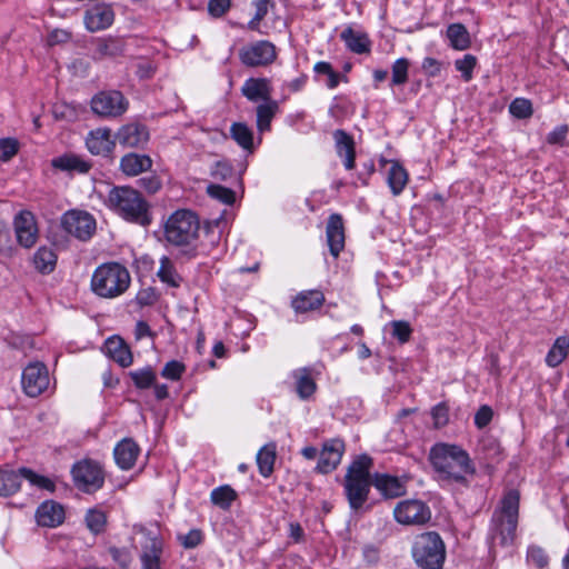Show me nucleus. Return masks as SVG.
Listing matches in <instances>:
<instances>
[{
    "label": "nucleus",
    "mask_w": 569,
    "mask_h": 569,
    "mask_svg": "<svg viewBox=\"0 0 569 569\" xmlns=\"http://www.w3.org/2000/svg\"><path fill=\"white\" fill-rule=\"evenodd\" d=\"M429 459L441 481L468 487V476H473L476 472L468 452L456 445H435L430 450Z\"/></svg>",
    "instance_id": "obj_1"
},
{
    "label": "nucleus",
    "mask_w": 569,
    "mask_h": 569,
    "mask_svg": "<svg viewBox=\"0 0 569 569\" xmlns=\"http://www.w3.org/2000/svg\"><path fill=\"white\" fill-rule=\"evenodd\" d=\"M520 495L516 489L508 490L495 510L489 529V539L502 547L513 542L519 516Z\"/></svg>",
    "instance_id": "obj_2"
},
{
    "label": "nucleus",
    "mask_w": 569,
    "mask_h": 569,
    "mask_svg": "<svg viewBox=\"0 0 569 569\" xmlns=\"http://www.w3.org/2000/svg\"><path fill=\"white\" fill-rule=\"evenodd\" d=\"M106 204L127 221L149 226V204L141 193L129 186H117L109 190Z\"/></svg>",
    "instance_id": "obj_3"
},
{
    "label": "nucleus",
    "mask_w": 569,
    "mask_h": 569,
    "mask_svg": "<svg viewBox=\"0 0 569 569\" xmlns=\"http://www.w3.org/2000/svg\"><path fill=\"white\" fill-rule=\"evenodd\" d=\"M372 458L368 455L358 456L349 466L345 476V492L352 510L360 509L368 500L372 481L370 470Z\"/></svg>",
    "instance_id": "obj_4"
},
{
    "label": "nucleus",
    "mask_w": 569,
    "mask_h": 569,
    "mask_svg": "<svg viewBox=\"0 0 569 569\" xmlns=\"http://www.w3.org/2000/svg\"><path fill=\"white\" fill-rule=\"evenodd\" d=\"M130 281L126 267L118 262H108L94 270L91 289L97 296L111 299L122 295L129 288Z\"/></svg>",
    "instance_id": "obj_5"
},
{
    "label": "nucleus",
    "mask_w": 569,
    "mask_h": 569,
    "mask_svg": "<svg viewBox=\"0 0 569 569\" xmlns=\"http://www.w3.org/2000/svg\"><path fill=\"white\" fill-rule=\"evenodd\" d=\"M199 219L190 210L174 211L164 223L166 240L177 247L189 246L198 237Z\"/></svg>",
    "instance_id": "obj_6"
},
{
    "label": "nucleus",
    "mask_w": 569,
    "mask_h": 569,
    "mask_svg": "<svg viewBox=\"0 0 569 569\" xmlns=\"http://www.w3.org/2000/svg\"><path fill=\"white\" fill-rule=\"evenodd\" d=\"M412 556L422 569H441L446 559L445 542L435 531L421 533L415 540Z\"/></svg>",
    "instance_id": "obj_7"
},
{
    "label": "nucleus",
    "mask_w": 569,
    "mask_h": 569,
    "mask_svg": "<svg viewBox=\"0 0 569 569\" xmlns=\"http://www.w3.org/2000/svg\"><path fill=\"white\" fill-rule=\"evenodd\" d=\"M71 475L76 487L87 493L99 490L104 483V473L101 466L90 459L74 463Z\"/></svg>",
    "instance_id": "obj_8"
},
{
    "label": "nucleus",
    "mask_w": 569,
    "mask_h": 569,
    "mask_svg": "<svg viewBox=\"0 0 569 569\" xmlns=\"http://www.w3.org/2000/svg\"><path fill=\"white\" fill-rule=\"evenodd\" d=\"M238 56L240 62L246 67H268L277 59V50L272 42L258 40L240 48Z\"/></svg>",
    "instance_id": "obj_9"
},
{
    "label": "nucleus",
    "mask_w": 569,
    "mask_h": 569,
    "mask_svg": "<svg viewBox=\"0 0 569 569\" xmlns=\"http://www.w3.org/2000/svg\"><path fill=\"white\" fill-rule=\"evenodd\" d=\"M129 102L118 90L101 91L91 99L92 111L103 118H118L128 109Z\"/></svg>",
    "instance_id": "obj_10"
},
{
    "label": "nucleus",
    "mask_w": 569,
    "mask_h": 569,
    "mask_svg": "<svg viewBox=\"0 0 569 569\" xmlns=\"http://www.w3.org/2000/svg\"><path fill=\"white\" fill-rule=\"evenodd\" d=\"M61 226L66 232L79 240H89L96 231L94 218L79 210H70L62 216Z\"/></svg>",
    "instance_id": "obj_11"
},
{
    "label": "nucleus",
    "mask_w": 569,
    "mask_h": 569,
    "mask_svg": "<svg viewBox=\"0 0 569 569\" xmlns=\"http://www.w3.org/2000/svg\"><path fill=\"white\" fill-rule=\"evenodd\" d=\"M21 385L27 396H40L49 386L47 367L39 361L29 363L22 371Z\"/></svg>",
    "instance_id": "obj_12"
},
{
    "label": "nucleus",
    "mask_w": 569,
    "mask_h": 569,
    "mask_svg": "<svg viewBox=\"0 0 569 569\" xmlns=\"http://www.w3.org/2000/svg\"><path fill=\"white\" fill-rule=\"evenodd\" d=\"M395 519L402 525H423L431 518L430 508L421 500L400 501L393 510Z\"/></svg>",
    "instance_id": "obj_13"
},
{
    "label": "nucleus",
    "mask_w": 569,
    "mask_h": 569,
    "mask_svg": "<svg viewBox=\"0 0 569 569\" xmlns=\"http://www.w3.org/2000/svg\"><path fill=\"white\" fill-rule=\"evenodd\" d=\"M343 452L345 442L341 439L333 438L325 441L319 452L316 470L320 473L331 472L340 463Z\"/></svg>",
    "instance_id": "obj_14"
},
{
    "label": "nucleus",
    "mask_w": 569,
    "mask_h": 569,
    "mask_svg": "<svg viewBox=\"0 0 569 569\" xmlns=\"http://www.w3.org/2000/svg\"><path fill=\"white\" fill-rule=\"evenodd\" d=\"M150 139V132L146 124L130 122L122 126L116 133V140L124 148H143Z\"/></svg>",
    "instance_id": "obj_15"
},
{
    "label": "nucleus",
    "mask_w": 569,
    "mask_h": 569,
    "mask_svg": "<svg viewBox=\"0 0 569 569\" xmlns=\"http://www.w3.org/2000/svg\"><path fill=\"white\" fill-rule=\"evenodd\" d=\"M17 241L24 248H31L38 239L36 218L30 211L19 212L13 221Z\"/></svg>",
    "instance_id": "obj_16"
},
{
    "label": "nucleus",
    "mask_w": 569,
    "mask_h": 569,
    "mask_svg": "<svg viewBox=\"0 0 569 569\" xmlns=\"http://www.w3.org/2000/svg\"><path fill=\"white\" fill-rule=\"evenodd\" d=\"M114 21V11L110 4L98 3L86 10L83 23L89 32H98L109 28Z\"/></svg>",
    "instance_id": "obj_17"
},
{
    "label": "nucleus",
    "mask_w": 569,
    "mask_h": 569,
    "mask_svg": "<svg viewBox=\"0 0 569 569\" xmlns=\"http://www.w3.org/2000/svg\"><path fill=\"white\" fill-rule=\"evenodd\" d=\"M163 552V540L158 536L148 535L141 547V568L161 569V556Z\"/></svg>",
    "instance_id": "obj_18"
},
{
    "label": "nucleus",
    "mask_w": 569,
    "mask_h": 569,
    "mask_svg": "<svg viewBox=\"0 0 569 569\" xmlns=\"http://www.w3.org/2000/svg\"><path fill=\"white\" fill-rule=\"evenodd\" d=\"M326 237L330 254L333 258H338L345 248V227L340 214L332 213L329 217L326 228Z\"/></svg>",
    "instance_id": "obj_19"
},
{
    "label": "nucleus",
    "mask_w": 569,
    "mask_h": 569,
    "mask_svg": "<svg viewBox=\"0 0 569 569\" xmlns=\"http://www.w3.org/2000/svg\"><path fill=\"white\" fill-rule=\"evenodd\" d=\"M241 93L251 102L272 100L271 81L268 78H248L241 87Z\"/></svg>",
    "instance_id": "obj_20"
},
{
    "label": "nucleus",
    "mask_w": 569,
    "mask_h": 569,
    "mask_svg": "<svg viewBox=\"0 0 569 569\" xmlns=\"http://www.w3.org/2000/svg\"><path fill=\"white\" fill-rule=\"evenodd\" d=\"M86 144L88 150L96 156H109L114 147L111 139V130L108 128H98L89 132Z\"/></svg>",
    "instance_id": "obj_21"
},
{
    "label": "nucleus",
    "mask_w": 569,
    "mask_h": 569,
    "mask_svg": "<svg viewBox=\"0 0 569 569\" xmlns=\"http://www.w3.org/2000/svg\"><path fill=\"white\" fill-rule=\"evenodd\" d=\"M36 519L39 526L48 528L57 527L64 520V508L56 501H44L38 507Z\"/></svg>",
    "instance_id": "obj_22"
},
{
    "label": "nucleus",
    "mask_w": 569,
    "mask_h": 569,
    "mask_svg": "<svg viewBox=\"0 0 569 569\" xmlns=\"http://www.w3.org/2000/svg\"><path fill=\"white\" fill-rule=\"evenodd\" d=\"M152 159L148 154L129 152L120 159V170L127 177H137L151 170Z\"/></svg>",
    "instance_id": "obj_23"
},
{
    "label": "nucleus",
    "mask_w": 569,
    "mask_h": 569,
    "mask_svg": "<svg viewBox=\"0 0 569 569\" xmlns=\"http://www.w3.org/2000/svg\"><path fill=\"white\" fill-rule=\"evenodd\" d=\"M138 445L129 438L121 440L113 449L116 463L123 470L131 469L139 455Z\"/></svg>",
    "instance_id": "obj_24"
},
{
    "label": "nucleus",
    "mask_w": 569,
    "mask_h": 569,
    "mask_svg": "<svg viewBox=\"0 0 569 569\" xmlns=\"http://www.w3.org/2000/svg\"><path fill=\"white\" fill-rule=\"evenodd\" d=\"M372 485L386 498H397L406 493L405 483L399 478L387 473H376Z\"/></svg>",
    "instance_id": "obj_25"
},
{
    "label": "nucleus",
    "mask_w": 569,
    "mask_h": 569,
    "mask_svg": "<svg viewBox=\"0 0 569 569\" xmlns=\"http://www.w3.org/2000/svg\"><path fill=\"white\" fill-rule=\"evenodd\" d=\"M333 139L336 142V151L340 158H343V164L347 170H351L355 167V141L350 134L343 130H336L333 132Z\"/></svg>",
    "instance_id": "obj_26"
},
{
    "label": "nucleus",
    "mask_w": 569,
    "mask_h": 569,
    "mask_svg": "<svg viewBox=\"0 0 569 569\" xmlns=\"http://www.w3.org/2000/svg\"><path fill=\"white\" fill-rule=\"evenodd\" d=\"M104 347L108 356L121 367L127 368L132 363L133 357L131 350L124 340L120 337L114 336L108 338L106 340Z\"/></svg>",
    "instance_id": "obj_27"
},
{
    "label": "nucleus",
    "mask_w": 569,
    "mask_h": 569,
    "mask_svg": "<svg viewBox=\"0 0 569 569\" xmlns=\"http://www.w3.org/2000/svg\"><path fill=\"white\" fill-rule=\"evenodd\" d=\"M325 302V295L319 290L302 291L291 302L296 312L303 313L320 308Z\"/></svg>",
    "instance_id": "obj_28"
},
{
    "label": "nucleus",
    "mask_w": 569,
    "mask_h": 569,
    "mask_svg": "<svg viewBox=\"0 0 569 569\" xmlns=\"http://www.w3.org/2000/svg\"><path fill=\"white\" fill-rule=\"evenodd\" d=\"M340 38L345 41L347 48L357 54L370 52L371 42L363 32L355 31L351 27H348L342 30Z\"/></svg>",
    "instance_id": "obj_29"
},
{
    "label": "nucleus",
    "mask_w": 569,
    "mask_h": 569,
    "mask_svg": "<svg viewBox=\"0 0 569 569\" xmlns=\"http://www.w3.org/2000/svg\"><path fill=\"white\" fill-rule=\"evenodd\" d=\"M296 381V392L302 400L309 399L316 391L317 385L307 368H300L292 372Z\"/></svg>",
    "instance_id": "obj_30"
},
{
    "label": "nucleus",
    "mask_w": 569,
    "mask_h": 569,
    "mask_svg": "<svg viewBox=\"0 0 569 569\" xmlns=\"http://www.w3.org/2000/svg\"><path fill=\"white\" fill-rule=\"evenodd\" d=\"M387 182L393 196H399L408 182L407 170L397 161H391Z\"/></svg>",
    "instance_id": "obj_31"
},
{
    "label": "nucleus",
    "mask_w": 569,
    "mask_h": 569,
    "mask_svg": "<svg viewBox=\"0 0 569 569\" xmlns=\"http://www.w3.org/2000/svg\"><path fill=\"white\" fill-rule=\"evenodd\" d=\"M52 166L62 171H78L86 173L91 164L74 154H64L52 160Z\"/></svg>",
    "instance_id": "obj_32"
},
{
    "label": "nucleus",
    "mask_w": 569,
    "mask_h": 569,
    "mask_svg": "<svg viewBox=\"0 0 569 569\" xmlns=\"http://www.w3.org/2000/svg\"><path fill=\"white\" fill-rule=\"evenodd\" d=\"M279 109V104L276 100H269L258 104L257 112V128L260 132L268 131L270 123Z\"/></svg>",
    "instance_id": "obj_33"
},
{
    "label": "nucleus",
    "mask_w": 569,
    "mask_h": 569,
    "mask_svg": "<svg viewBox=\"0 0 569 569\" xmlns=\"http://www.w3.org/2000/svg\"><path fill=\"white\" fill-rule=\"evenodd\" d=\"M21 478L20 469L18 471L0 469V496L8 497L16 493L20 489Z\"/></svg>",
    "instance_id": "obj_34"
},
{
    "label": "nucleus",
    "mask_w": 569,
    "mask_h": 569,
    "mask_svg": "<svg viewBox=\"0 0 569 569\" xmlns=\"http://www.w3.org/2000/svg\"><path fill=\"white\" fill-rule=\"evenodd\" d=\"M124 51V44L119 39H100L97 42L96 49H94V57L98 59L102 58H114L118 56H121Z\"/></svg>",
    "instance_id": "obj_35"
},
{
    "label": "nucleus",
    "mask_w": 569,
    "mask_h": 569,
    "mask_svg": "<svg viewBox=\"0 0 569 569\" xmlns=\"http://www.w3.org/2000/svg\"><path fill=\"white\" fill-rule=\"evenodd\" d=\"M568 350L569 337H558L546 356V363L551 368L559 366L566 359Z\"/></svg>",
    "instance_id": "obj_36"
},
{
    "label": "nucleus",
    "mask_w": 569,
    "mask_h": 569,
    "mask_svg": "<svg viewBox=\"0 0 569 569\" xmlns=\"http://www.w3.org/2000/svg\"><path fill=\"white\" fill-rule=\"evenodd\" d=\"M447 37L456 50H466L470 47V34L462 23H452L447 29Z\"/></svg>",
    "instance_id": "obj_37"
},
{
    "label": "nucleus",
    "mask_w": 569,
    "mask_h": 569,
    "mask_svg": "<svg viewBox=\"0 0 569 569\" xmlns=\"http://www.w3.org/2000/svg\"><path fill=\"white\" fill-rule=\"evenodd\" d=\"M231 138L244 150L252 151L253 149V132L243 122H234L230 127Z\"/></svg>",
    "instance_id": "obj_38"
},
{
    "label": "nucleus",
    "mask_w": 569,
    "mask_h": 569,
    "mask_svg": "<svg viewBox=\"0 0 569 569\" xmlns=\"http://www.w3.org/2000/svg\"><path fill=\"white\" fill-rule=\"evenodd\" d=\"M238 495L229 485L214 488L210 493L211 502L222 510H228Z\"/></svg>",
    "instance_id": "obj_39"
},
{
    "label": "nucleus",
    "mask_w": 569,
    "mask_h": 569,
    "mask_svg": "<svg viewBox=\"0 0 569 569\" xmlns=\"http://www.w3.org/2000/svg\"><path fill=\"white\" fill-rule=\"evenodd\" d=\"M276 446L266 445L257 453V465L262 477H269L273 471Z\"/></svg>",
    "instance_id": "obj_40"
},
{
    "label": "nucleus",
    "mask_w": 569,
    "mask_h": 569,
    "mask_svg": "<svg viewBox=\"0 0 569 569\" xmlns=\"http://www.w3.org/2000/svg\"><path fill=\"white\" fill-rule=\"evenodd\" d=\"M34 267L41 273H50L57 263V256L52 249L41 247L33 257Z\"/></svg>",
    "instance_id": "obj_41"
},
{
    "label": "nucleus",
    "mask_w": 569,
    "mask_h": 569,
    "mask_svg": "<svg viewBox=\"0 0 569 569\" xmlns=\"http://www.w3.org/2000/svg\"><path fill=\"white\" fill-rule=\"evenodd\" d=\"M159 279L172 288H178L181 283V277L178 274L172 261L163 256L160 259V268L157 272Z\"/></svg>",
    "instance_id": "obj_42"
},
{
    "label": "nucleus",
    "mask_w": 569,
    "mask_h": 569,
    "mask_svg": "<svg viewBox=\"0 0 569 569\" xmlns=\"http://www.w3.org/2000/svg\"><path fill=\"white\" fill-rule=\"evenodd\" d=\"M128 375L138 389H148L157 381V373L150 366L132 370Z\"/></svg>",
    "instance_id": "obj_43"
},
{
    "label": "nucleus",
    "mask_w": 569,
    "mask_h": 569,
    "mask_svg": "<svg viewBox=\"0 0 569 569\" xmlns=\"http://www.w3.org/2000/svg\"><path fill=\"white\" fill-rule=\"evenodd\" d=\"M86 523L91 532L98 535L106 528L107 515L100 509H90L86 515Z\"/></svg>",
    "instance_id": "obj_44"
},
{
    "label": "nucleus",
    "mask_w": 569,
    "mask_h": 569,
    "mask_svg": "<svg viewBox=\"0 0 569 569\" xmlns=\"http://www.w3.org/2000/svg\"><path fill=\"white\" fill-rule=\"evenodd\" d=\"M207 193L224 204H232L236 201V193L232 189L220 186V184H209L207 187Z\"/></svg>",
    "instance_id": "obj_45"
},
{
    "label": "nucleus",
    "mask_w": 569,
    "mask_h": 569,
    "mask_svg": "<svg viewBox=\"0 0 569 569\" xmlns=\"http://www.w3.org/2000/svg\"><path fill=\"white\" fill-rule=\"evenodd\" d=\"M20 473L23 479L28 480L32 486H36L40 489H46L48 491L54 490V483L47 477L37 475L31 469L20 468Z\"/></svg>",
    "instance_id": "obj_46"
},
{
    "label": "nucleus",
    "mask_w": 569,
    "mask_h": 569,
    "mask_svg": "<svg viewBox=\"0 0 569 569\" xmlns=\"http://www.w3.org/2000/svg\"><path fill=\"white\" fill-rule=\"evenodd\" d=\"M409 61L406 58L397 59L392 64V86H401L408 81Z\"/></svg>",
    "instance_id": "obj_47"
},
{
    "label": "nucleus",
    "mask_w": 569,
    "mask_h": 569,
    "mask_svg": "<svg viewBox=\"0 0 569 569\" xmlns=\"http://www.w3.org/2000/svg\"><path fill=\"white\" fill-rule=\"evenodd\" d=\"M510 113L518 119H527L532 116L533 109L530 100L516 98L509 106Z\"/></svg>",
    "instance_id": "obj_48"
},
{
    "label": "nucleus",
    "mask_w": 569,
    "mask_h": 569,
    "mask_svg": "<svg viewBox=\"0 0 569 569\" xmlns=\"http://www.w3.org/2000/svg\"><path fill=\"white\" fill-rule=\"evenodd\" d=\"M527 561L538 569H545L549 565V557L539 546H530L527 550Z\"/></svg>",
    "instance_id": "obj_49"
},
{
    "label": "nucleus",
    "mask_w": 569,
    "mask_h": 569,
    "mask_svg": "<svg viewBox=\"0 0 569 569\" xmlns=\"http://www.w3.org/2000/svg\"><path fill=\"white\" fill-rule=\"evenodd\" d=\"M210 176L217 181H227L233 176V168L227 160H219L212 164Z\"/></svg>",
    "instance_id": "obj_50"
},
{
    "label": "nucleus",
    "mask_w": 569,
    "mask_h": 569,
    "mask_svg": "<svg viewBox=\"0 0 569 569\" xmlns=\"http://www.w3.org/2000/svg\"><path fill=\"white\" fill-rule=\"evenodd\" d=\"M477 64V58L472 54H466L462 59H458L455 62L456 69L461 72L465 81L472 79V71Z\"/></svg>",
    "instance_id": "obj_51"
},
{
    "label": "nucleus",
    "mask_w": 569,
    "mask_h": 569,
    "mask_svg": "<svg viewBox=\"0 0 569 569\" xmlns=\"http://www.w3.org/2000/svg\"><path fill=\"white\" fill-rule=\"evenodd\" d=\"M392 328V336L398 339L399 342L405 343L410 339L412 329L407 321L395 320L390 322Z\"/></svg>",
    "instance_id": "obj_52"
},
{
    "label": "nucleus",
    "mask_w": 569,
    "mask_h": 569,
    "mask_svg": "<svg viewBox=\"0 0 569 569\" xmlns=\"http://www.w3.org/2000/svg\"><path fill=\"white\" fill-rule=\"evenodd\" d=\"M186 367L178 360H171L164 365L161 370V376L170 380H179L184 372Z\"/></svg>",
    "instance_id": "obj_53"
},
{
    "label": "nucleus",
    "mask_w": 569,
    "mask_h": 569,
    "mask_svg": "<svg viewBox=\"0 0 569 569\" xmlns=\"http://www.w3.org/2000/svg\"><path fill=\"white\" fill-rule=\"evenodd\" d=\"M138 184L147 193L154 194L161 189L162 181L157 174H149L140 178Z\"/></svg>",
    "instance_id": "obj_54"
},
{
    "label": "nucleus",
    "mask_w": 569,
    "mask_h": 569,
    "mask_svg": "<svg viewBox=\"0 0 569 569\" xmlns=\"http://www.w3.org/2000/svg\"><path fill=\"white\" fill-rule=\"evenodd\" d=\"M431 416L433 419L435 427L441 428L446 426L449 421V408L446 403H438L431 410Z\"/></svg>",
    "instance_id": "obj_55"
},
{
    "label": "nucleus",
    "mask_w": 569,
    "mask_h": 569,
    "mask_svg": "<svg viewBox=\"0 0 569 569\" xmlns=\"http://www.w3.org/2000/svg\"><path fill=\"white\" fill-rule=\"evenodd\" d=\"M18 152V141L6 138L0 140V160L8 161Z\"/></svg>",
    "instance_id": "obj_56"
},
{
    "label": "nucleus",
    "mask_w": 569,
    "mask_h": 569,
    "mask_svg": "<svg viewBox=\"0 0 569 569\" xmlns=\"http://www.w3.org/2000/svg\"><path fill=\"white\" fill-rule=\"evenodd\" d=\"M231 7V0H209L208 12L213 18H221Z\"/></svg>",
    "instance_id": "obj_57"
},
{
    "label": "nucleus",
    "mask_w": 569,
    "mask_h": 569,
    "mask_svg": "<svg viewBox=\"0 0 569 569\" xmlns=\"http://www.w3.org/2000/svg\"><path fill=\"white\" fill-rule=\"evenodd\" d=\"M110 555L112 557V559L120 566V568L122 569H127L129 568V566L131 565V561H132V557L130 555V552L122 548H110Z\"/></svg>",
    "instance_id": "obj_58"
},
{
    "label": "nucleus",
    "mask_w": 569,
    "mask_h": 569,
    "mask_svg": "<svg viewBox=\"0 0 569 569\" xmlns=\"http://www.w3.org/2000/svg\"><path fill=\"white\" fill-rule=\"evenodd\" d=\"M492 409L489 406H481L475 415V425L482 429L489 425L492 419Z\"/></svg>",
    "instance_id": "obj_59"
},
{
    "label": "nucleus",
    "mask_w": 569,
    "mask_h": 569,
    "mask_svg": "<svg viewBox=\"0 0 569 569\" xmlns=\"http://www.w3.org/2000/svg\"><path fill=\"white\" fill-rule=\"evenodd\" d=\"M567 133L568 126H558L547 136V142L550 144H561L565 141Z\"/></svg>",
    "instance_id": "obj_60"
},
{
    "label": "nucleus",
    "mask_w": 569,
    "mask_h": 569,
    "mask_svg": "<svg viewBox=\"0 0 569 569\" xmlns=\"http://www.w3.org/2000/svg\"><path fill=\"white\" fill-rule=\"evenodd\" d=\"M12 252V246L10 241L9 231L3 224L0 223V254L10 256Z\"/></svg>",
    "instance_id": "obj_61"
},
{
    "label": "nucleus",
    "mask_w": 569,
    "mask_h": 569,
    "mask_svg": "<svg viewBox=\"0 0 569 569\" xmlns=\"http://www.w3.org/2000/svg\"><path fill=\"white\" fill-rule=\"evenodd\" d=\"M202 540V533L198 529L190 530L181 540L186 548H194L200 545Z\"/></svg>",
    "instance_id": "obj_62"
},
{
    "label": "nucleus",
    "mask_w": 569,
    "mask_h": 569,
    "mask_svg": "<svg viewBox=\"0 0 569 569\" xmlns=\"http://www.w3.org/2000/svg\"><path fill=\"white\" fill-rule=\"evenodd\" d=\"M440 68L441 63L435 58L427 57L422 61V69L430 77H436L440 72Z\"/></svg>",
    "instance_id": "obj_63"
},
{
    "label": "nucleus",
    "mask_w": 569,
    "mask_h": 569,
    "mask_svg": "<svg viewBox=\"0 0 569 569\" xmlns=\"http://www.w3.org/2000/svg\"><path fill=\"white\" fill-rule=\"evenodd\" d=\"M379 549L375 545L368 543L362 548L363 559L369 563L373 565L379 560Z\"/></svg>",
    "instance_id": "obj_64"
}]
</instances>
